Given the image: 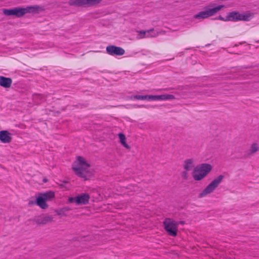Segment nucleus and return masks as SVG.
I'll return each mask as SVG.
<instances>
[{
  "label": "nucleus",
  "mask_w": 259,
  "mask_h": 259,
  "mask_svg": "<svg viewBox=\"0 0 259 259\" xmlns=\"http://www.w3.org/2000/svg\"><path fill=\"white\" fill-rule=\"evenodd\" d=\"M133 98L138 100H148V95H136Z\"/></svg>",
  "instance_id": "obj_20"
},
{
  "label": "nucleus",
  "mask_w": 259,
  "mask_h": 259,
  "mask_svg": "<svg viewBox=\"0 0 259 259\" xmlns=\"http://www.w3.org/2000/svg\"><path fill=\"white\" fill-rule=\"evenodd\" d=\"M118 137L122 145L126 148L130 149V146L126 143V137L122 133H119Z\"/></svg>",
  "instance_id": "obj_17"
},
{
  "label": "nucleus",
  "mask_w": 259,
  "mask_h": 259,
  "mask_svg": "<svg viewBox=\"0 0 259 259\" xmlns=\"http://www.w3.org/2000/svg\"><path fill=\"white\" fill-rule=\"evenodd\" d=\"M148 100L156 101L155 95H148Z\"/></svg>",
  "instance_id": "obj_25"
},
{
  "label": "nucleus",
  "mask_w": 259,
  "mask_h": 259,
  "mask_svg": "<svg viewBox=\"0 0 259 259\" xmlns=\"http://www.w3.org/2000/svg\"><path fill=\"white\" fill-rule=\"evenodd\" d=\"M12 83V79L9 77L0 76V85L5 88H9Z\"/></svg>",
  "instance_id": "obj_13"
},
{
  "label": "nucleus",
  "mask_w": 259,
  "mask_h": 259,
  "mask_svg": "<svg viewBox=\"0 0 259 259\" xmlns=\"http://www.w3.org/2000/svg\"><path fill=\"white\" fill-rule=\"evenodd\" d=\"M156 100H163V95H155Z\"/></svg>",
  "instance_id": "obj_26"
},
{
  "label": "nucleus",
  "mask_w": 259,
  "mask_h": 259,
  "mask_svg": "<svg viewBox=\"0 0 259 259\" xmlns=\"http://www.w3.org/2000/svg\"><path fill=\"white\" fill-rule=\"evenodd\" d=\"M102 0H69L70 6L75 7L91 6L99 4Z\"/></svg>",
  "instance_id": "obj_9"
},
{
  "label": "nucleus",
  "mask_w": 259,
  "mask_h": 259,
  "mask_svg": "<svg viewBox=\"0 0 259 259\" xmlns=\"http://www.w3.org/2000/svg\"><path fill=\"white\" fill-rule=\"evenodd\" d=\"M224 178V176L220 175L214 179L201 192L198 196L199 198H202L206 195L211 193L221 183Z\"/></svg>",
  "instance_id": "obj_4"
},
{
  "label": "nucleus",
  "mask_w": 259,
  "mask_h": 259,
  "mask_svg": "<svg viewBox=\"0 0 259 259\" xmlns=\"http://www.w3.org/2000/svg\"><path fill=\"white\" fill-rule=\"evenodd\" d=\"M175 99V97L172 95L164 94L163 95V100H172Z\"/></svg>",
  "instance_id": "obj_21"
},
{
  "label": "nucleus",
  "mask_w": 259,
  "mask_h": 259,
  "mask_svg": "<svg viewBox=\"0 0 259 259\" xmlns=\"http://www.w3.org/2000/svg\"><path fill=\"white\" fill-rule=\"evenodd\" d=\"M77 160L78 165L73 166L72 169L78 177L83 178L85 180H88L91 175V172L88 170L90 164L87 163L83 158L81 156H78Z\"/></svg>",
  "instance_id": "obj_2"
},
{
  "label": "nucleus",
  "mask_w": 259,
  "mask_h": 259,
  "mask_svg": "<svg viewBox=\"0 0 259 259\" xmlns=\"http://www.w3.org/2000/svg\"><path fill=\"white\" fill-rule=\"evenodd\" d=\"M218 19H219V20H222V21H228V20H226V18H224V17H222V16H219L218 17Z\"/></svg>",
  "instance_id": "obj_27"
},
{
  "label": "nucleus",
  "mask_w": 259,
  "mask_h": 259,
  "mask_svg": "<svg viewBox=\"0 0 259 259\" xmlns=\"http://www.w3.org/2000/svg\"><path fill=\"white\" fill-rule=\"evenodd\" d=\"M153 30V29H150L149 30H147V31H144V30L139 31H138L139 33V35L138 36V38L141 39V38H143L145 37H154L155 36V35L150 34V33L151 32H152Z\"/></svg>",
  "instance_id": "obj_15"
},
{
  "label": "nucleus",
  "mask_w": 259,
  "mask_h": 259,
  "mask_svg": "<svg viewBox=\"0 0 259 259\" xmlns=\"http://www.w3.org/2000/svg\"><path fill=\"white\" fill-rule=\"evenodd\" d=\"M258 146L256 143H253L251 145L250 149V154H252L258 150Z\"/></svg>",
  "instance_id": "obj_19"
},
{
  "label": "nucleus",
  "mask_w": 259,
  "mask_h": 259,
  "mask_svg": "<svg viewBox=\"0 0 259 259\" xmlns=\"http://www.w3.org/2000/svg\"><path fill=\"white\" fill-rule=\"evenodd\" d=\"M65 213L66 212L64 211L62 209H61L58 211L57 214L59 215H66V214Z\"/></svg>",
  "instance_id": "obj_24"
},
{
  "label": "nucleus",
  "mask_w": 259,
  "mask_h": 259,
  "mask_svg": "<svg viewBox=\"0 0 259 259\" xmlns=\"http://www.w3.org/2000/svg\"><path fill=\"white\" fill-rule=\"evenodd\" d=\"M212 166L208 163H202L197 165L194 169L192 176L194 180L200 181L204 179L211 170Z\"/></svg>",
  "instance_id": "obj_3"
},
{
  "label": "nucleus",
  "mask_w": 259,
  "mask_h": 259,
  "mask_svg": "<svg viewBox=\"0 0 259 259\" xmlns=\"http://www.w3.org/2000/svg\"><path fill=\"white\" fill-rule=\"evenodd\" d=\"M43 181H44V182H47L48 181H47V179H44Z\"/></svg>",
  "instance_id": "obj_31"
},
{
  "label": "nucleus",
  "mask_w": 259,
  "mask_h": 259,
  "mask_svg": "<svg viewBox=\"0 0 259 259\" xmlns=\"http://www.w3.org/2000/svg\"><path fill=\"white\" fill-rule=\"evenodd\" d=\"M163 224L164 229L169 235L172 237H176L177 235L178 228L176 221L170 218H166Z\"/></svg>",
  "instance_id": "obj_5"
},
{
  "label": "nucleus",
  "mask_w": 259,
  "mask_h": 259,
  "mask_svg": "<svg viewBox=\"0 0 259 259\" xmlns=\"http://www.w3.org/2000/svg\"><path fill=\"white\" fill-rule=\"evenodd\" d=\"M12 134L7 131L0 132V140L3 143H9L12 141Z\"/></svg>",
  "instance_id": "obj_12"
},
{
  "label": "nucleus",
  "mask_w": 259,
  "mask_h": 259,
  "mask_svg": "<svg viewBox=\"0 0 259 259\" xmlns=\"http://www.w3.org/2000/svg\"><path fill=\"white\" fill-rule=\"evenodd\" d=\"M224 7V5H220L216 7L209 9L208 10L201 11L194 16V18L197 19H205L214 15L218 11Z\"/></svg>",
  "instance_id": "obj_7"
},
{
  "label": "nucleus",
  "mask_w": 259,
  "mask_h": 259,
  "mask_svg": "<svg viewBox=\"0 0 259 259\" xmlns=\"http://www.w3.org/2000/svg\"><path fill=\"white\" fill-rule=\"evenodd\" d=\"M213 94H214V93H208V92H206L205 93V94L207 95V96H211V95H212Z\"/></svg>",
  "instance_id": "obj_30"
},
{
  "label": "nucleus",
  "mask_w": 259,
  "mask_h": 259,
  "mask_svg": "<svg viewBox=\"0 0 259 259\" xmlns=\"http://www.w3.org/2000/svg\"><path fill=\"white\" fill-rule=\"evenodd\" d=\"M194 167L192 159H187L184 161V168L186 170H191Z\"/></svg>",
  "instance_id": "obj_16"
},
{
  "label": "nucleus",
  "mask_w": 259,
  "mask_h": 259,
  "mask_svg": "<svg viewBox=\"0 0 259 259\" xmlns=\"http://www.w3.org/2000/svg\"><path fill=\"white\" fill-rule=\"evenodd\" d=\"M59 185L62 188H67L66 185L68 184L67 181H61Z\"/></svg>",
  "instance_id": "obj_23"
},
{
  "label": "nucleus",
  "mask_w": 259,
  "mask_h": 259,
  "mask_svg": "<svg viewBox=\"0 0 259 259\" xmlns=\"http://www.w3.org/2000/svg\"><path fill=\"white\" fill-rule=\"evenodd\" d=\"M53 217L51 215H40L34 219V221L38 225H45L53 221Z\"/></svg>",
  "instance_id": "obj_11"
},
{
  "label": "nucleus",
  "mask_w": 259,
  "mask_h": 259,
  "mask_svg": "<svg viewBox=\"0 0 259 259\" xmlns=\"http://www.w3.org/2000/svg\"><path fill=\"white\" fill-rule=\"evenodd\" d=\"M46 198H44L41 195H40L36 200V203L42 209H46L48 207V205L46 203Z\"/></svg>",
  "instance_id": "obj_14"
},
{
  "label": "nucleus",
  "mask_w": 259,
  "mask_h": 259,
  "mask_svg": "<svg viewBox=\"0 0 259 259\" xmlns=\"http://www.w3.org/2000/svg\"><path fill=\"white\" fill-rule=\"evenodd\" d=\"M107 54L111 56H121L125 53V51L121 47L114 45H109L106 47Z\"/></svg>",
  "instance_id": "obj_10"
},
{
  "label": "nucleus",
  "mask_w": 259,
  "mask_h": 259,
  "mask_svg": "<svg viewBox=\"0 0 259 259\" xmlns=\"http://www.w3.org/2000/svg\"><path fill=\"white\" fill-rule=\"evenodd\" d=\"M250 15L249 14H240L238 12H231L228 14L226 20L232 21H249Z\"/></svg>",
  "instance_id": "obj_6"
},
{
  "label": "nucleus",
  "mask_w": 259,
  "mask_h": 259,
  "mask_svg": "<svg viewBox=\"0 0 259 259\" xmlns=\"http://www.w3.org/2000/svg\"><path fill=\"white\" fill-rule=\"evenodd\" d=\"M90 196L88 193H81L74 197H69L70 203H75L77 205H86L89 203Z\"/></svg>",
  "instance_id": "obj_8"
},
{
  "label": "nucleus",
  "mask_w": 259,
  "mask_h": 259,
  "mask_svg": "<svg viewBox=\"0 0 259 259\" xmlns=\"http://www.w3.org/2000/svg\"><path fill=\"white\" fill-rule=\"evenodd\" d=\"M188 171L185 170L182 173V177L185 180L188 179Z\"/></svg>",
  "instance_id": "obj_22"
},
{
  "label": "nucleus",
  "mask_w": 259,
  "mask_h": 259,
  "mask_svg": "<svg viewBox=\"0 0 259 259\" xmlns=\"http://www.w3.org/2000/svg\"><path fill=\"white\" fill-rule=\"evenodd\" d=\"M38 8V7L36 6H28L26 8L18 7L12 9H4L3 12L6 16H14L17 18H20L27 13L37 11Z\"/></svg>",
  "instance_id": "obj_1"
},
{
  "label": "nucleus",
  "mask_w": 259,
  "mask_h": 259,
  "mask_svg": "<svg viewBox=\"0 0 259 259\" xmlns=\"http://www.w3.org/2000/svg\"><path fill=\"white\" fill-rule=\"evenodd\" d=\"M62 209L65 212H67V211H69L70 210V208L68 207H65L62 208Z\"/></svg>",
  "instance_id": "obj_28"
},
{
  "label": "nucleus",
  "mask_w": 259,
  "mask_h": 259,
  "mask_svg": "<svg viewBox=\"0 0 259 259\" xmlns=\"http://www.w3.org/2000/svg\"><path fill=\"white\" fill-rule=\"evenodd\" d=\"M176 223H178V226L179 225V224H181V225H184L185 224V221H178V222H177L176 221Z\"/></svg>",
  "instance_id": "obj_29"
},
{
  "label": "nucleus",
  "mask_w": 259,
  "mask_h": 259,
  "mask_svg": "<svg viewBox=\"0 0 259 259\" xmlns=\"http://www.w3.org/2000/svg\"><path fill=\"white\" fill-rule=\"evenodd\" d=\"M44 198H46V200H49L55 196V194L53 192L49 191L43 194H40Z\"/></svg>",
  "instance_id": "obj_18"
}]
</instances>
